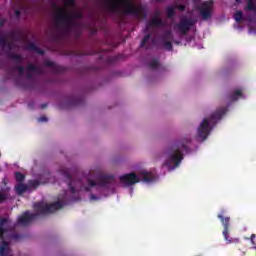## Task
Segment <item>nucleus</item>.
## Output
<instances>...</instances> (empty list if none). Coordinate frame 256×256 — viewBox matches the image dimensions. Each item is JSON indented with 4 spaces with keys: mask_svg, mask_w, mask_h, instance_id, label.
Returning <instances> with one entry per match:
<instances>
[{
    "mask_svg": "<svg viewBox=\"0 0 256 256\" xmlns=\"http://www.w3.org/2000/svg\"><path fill=\"white\" fill-rule=\"evenodd\" d=\"M62 177L65 179L68 189L58 196L57 202L48 204L46 202H38L34 204L35 213L29 211L18 216L15 227H27L37 215H49L55 211L69 205L73 201H81L83 197H88L90 201H101L105 197H111L117 192L119 184L114 176L99 174L94 175L91 172L77 173L75 170L66 169L62 171Z\"/></svg>",
    "mask_w": 256,
    "mask_h": 256,
    "instance_id": "1",
    "label": "nucleus"
},
{
    "mask_svg": "<svg viewBox=\"0 0 256 256\" xmlns=\"http://www.w3.org/2000/svg\"><path fill=\"white\" fill-rule=\"evenodd\" d=\"M145 37L140 47L151 49V47H164L167 51L173 49V33L167 21L161 19V13L157 12L155 17L146 25Z\"/></svg>",
    "mask_w": 256,
    "mask_h": 256,
    "instance_id": "2",
    "label": "nucleus"
},
{
    "mask_svg": "<svg viewBox=\"0 0 256 256\" xmlns=\"http://www.w3.org/2000/svg\"><path fill=\"white\" fill-rule=\"evenodd\" d=\"M189 145H191V138L182 137L172 144L170 148L164 153L165 161L163 167L168 171H175L183 161V155L189 153Z\"/></svg>",
    "mask_w": 256,
    "mask_h": 256,
    "instance_id": "3",
    "label": "nucleus"
},
{
    "mask_svg": "<svg viewBox=\"0 0 256 256\" xmlns=\"http://www.w3.org/2000/svg\"><path fill=\"white\" fill-rule=\"evenodd\" d=\"M7 178H3L0 192V203H5L9 199V186H7ZM7 219L0 220V256H11V248L9 247V241L13 239H19V235L13 234L10 230H5L7 226Z\"/></svg>",
    "mask_w": 256,
    "mask_h": 256,
    "instance_id": "4",
    "label": "nucleus"
},
{
    "mask_svg": "<svg viewBox=\"0 0 256 256\" xmlns=\"http://www.w3.org/2000/svg\"><path fill=\"white\" fill-rule=\"evenodd\" d=\"M236 3H241V0H235ZM245 13L236 11L234 14V21L236 29L249 28V33H256V0H245Z\"/></svg>",
    "mask_w": 256,
    "mask_h": 256,
    "instance_id": "5",
    "label": "nucleus"
},
{
    "mask_svg": "<svg viewBox=\"0 0 256 256\" xmlns=\"http://www.w3.org/2000/svg\"><path fill=\"white\" fill-rule=\"evenodd\" d=\"M157 179H159V176H157V170L155 169H142L138 174L128 173L119 176L120 185L129 189L130 196H133V185H135V183L142 182L146 185H151L155 183Z\"/></svg>",
    "mask_w": 256,
    "mask_h": 256,
    "instance_id": "6",
    "label": "nucleus"
},
{
    "mask_svg": "<svg viewBox=\"0 0 256 256\" xmlns=\"http://www.w3.org/2000/svg\"><path fill=\"white\" fill-rule=\"evenodd\" d=\"M227 113V107L218 108L212 114L206 116L202 122L199 124L197 128V137L199 141H205L211 132L213 131V127L217 125L218 121L223 119L224 115Z\"/></svg>",
    "mask_w": 256,
    "mask_h": 256,
    "instance_id": "7",
    "label": "nucleus"
},
{
    "mask_svg": "<svg viewBox=\"0 0 256 256\" xmlns=\"http://www.w3.org/2000/svg\"><path fill=\"white\" fill-rule=\"evenodd\" d=\"M45 183H55V178L51 177L50 172H43L36 180H30L28 184L18 183L15 186V191L18 195H23L25 191H31V189H35L39 185H45Z\"/></svg>",
    "mask_w": 256,
    "mask_h": 256,
    "instance_id": "8",
    "label": "nucleus"
},
{
    "mask_svg": "<svg viewBox=\"0 0 256 256\" xmlns=\"http://www.w3.org/2000/svg\"><path fill=\"white\" fill-rule=\"evenodd\" d=\"M197 20L195 18L181 17L179 23L174 26L175 31L179 33L181 37H185L189 31L195 32V25Z\"/></svg>",
    "mask_w": 256,
    "mask_h": 256,
    "instance_id": "9",
    "label": "nucleus"
},
{
    "mask_svg": "<svg viewBox=\"0 0 256 256\" xmlns=\"http://www.w3.org/2000/svg\"><path fill=\"white\" fill-rule=\"evenodd\" d=\"M201 0H194V5L196 9L199 11V15L201 19L204 21H207L208 19H211L213 17V11H215V8L213 6V1H204L200 3Z\"/></svg>",
    "mask_w": 256,
    "mask_h": 256,
    "instance_id": "10",
    "label": "nucleus"
},
{
    "mask_svg": "<svg viewBox=\"0 0 256 256\" xmlns=\"http://www.w3.org/2000/svg\"><path fill=\"white\" fill-rule=\"evenodd\" d=\"M218 219H220L222 226H223V231L222 235L227 243V245L231 243H239V239L237 238H232L229 236V233H231V218L229 216H225V212L222 211L220 214H218Z\"/></svg>",
    "mask_w": 256,
    "mask_h": 256,
    "instance_id": "11",
    "label": "nucleus"
},
{
    "mask_svg": "<svg viewBox=\"0 0 256 256\" xmlns=\"http://www.w3.org/2000/svg\"><path fill=\"white\" fill-rule=\"evenodd\" d=\"M14 71H16L20 77H23L26 73V77L31 79L33 75H39V73H41V68L35 64H28L26 69L21 65H17L14 67Z\"/></svg>",
    "mask_w": 256,
    "mask_h": 256,
    "instance_id": "12",
    "label": "nucleus"
},
{
    "mask_svg": "<svg viewBox=\"0 0 256 256\" xmlns=\"http://www.w3.org/2000/svg\"><path fill=\"white\" fill-rule=\"evenodd\" d=\"M120 2L122 5H125L126 13L128 15H133L134 17H139L141 15V9L133 3V0H120Z\"/></svg>",
    "mask_w": 256,
    "mask_h": 256,
    "instance_id": "13",
    "label": "nucleus"
},
{
    "mask_svg": "<svg viewBox=\"0 0 256 256\" xmlns=\"http://www.w3.org/2000/svg\"><path fill=\"white\" fill-rule=\"evenodd\" d=\"M245 93L242 87L234 88L231 94L228 96V101H239V99H245Z\"/></svg>",
    "mask_w": 256,
    "mask_h": 256,
    "instance_id": "14",
    "label": "nucleus"
},
{
    "mask_svg": "<svg viewBox=\"0 0 256 256\" xmlns=\"http://www.w3.org/2000/svg\"><path fill=\"white\" fill-rule=\"evenodd\" d=\"M148 67L152 71H158V72H160L163 69V65H161V62H159V59L157 58H151L148 62Z\"/></svg>",
    "mask_w": 256,
    "mask_h": 256,
    "instance_id": "15",
    "label": "nucleus"
},
{
    "mask_svg": "<svg viewBox=\"0 0 256 256\" xmlns=\"http://www.w3.org/2000/svg\"><path fill=\"white\" fill-rule=\"evenodd\" d=\"M175 6H168L166 8V15L168 19H173L175 17Z\"/></svg>",
    "mask_w": 256,
    "mask_h": 256,
    "instance_id": "16",
    "label": "nucleus"
},
{
    "mask_svg": "<svg viewBox=\"0 0 256 256\" xmlns=\"http://www.w3.org/2000/svg\"><path fill=\"white\" fill-rule=\"evenodd\" d=\"M15 179L18 183H23V181H25V175H23V173L21 172H15Z\"/></svg>",
    "mask_w": 256,
    "mask_h": 256,
    "instance_id": "17",
    "label": "nucleus"
},
{
    "mask_svg": "<svg viewBox=\"0 0 256 256\" xmlns=\"http://www.w3.org/2000/svg\"><path fill=\"white\" fill-rule=\"evenodd\" d=\"M0 45H2V47H5V45H7V38H5V35L1 34V32H0Z\"/></svg>",
    "mask_w": 256,
    "mask_h": 256,
    "instance_id": "18",
    "label": "nucleus"
},
{
    "mask_svg": "<svg viewBox=\"0 0 256 256\" xmlns=\"http://www.w3.org/2000/svg\"><path fill=\"white\" fill-rule=\"evenodd\" d=\"M174 7H175V9H179V11H185V5H183V4L176 5Z\"/></svg>",
    "mask_w": 256,
    "mask_h": 256,
    "instance_id": "19",
    "label": "nucleus"
},
{
    "mask_svg": "<svg viewBox=\"0 0 256 256\" xmlns=\"http://www.w3.org/2000/svg\"><path fill=\"white\" fill-rule=\"evenodd\" d=\"M250 241L252 243V245H256V235L255 234H252L251 237H250Z\"/></svg>",
    "mask_w": 256,
    "mask_h": 256,
    "instance_id": "20",
    "label": "nucleus"
},
{
    "mask_svg": "<svg viewBox=\"0 0 256 256\" xmlns=\"http://www.w3.org/2000/svg\"><path fill=\"white\" fill-rule=\"evenodd\" d=\"M38 121H39V123H46L47 118H46V116H41L38 118Z\"/></svg>",
    "mask_w": 256,
    "mask_h": 256,
    "instance_id": "21",
    "label": "nucleus"
},
{
    "mask_svg": "<svg viewBox=\"0 0 256 256\" xmlns=\"http://www.w3.org/2000/svg\"><path fill=\"white\" fill-rule=\"evenodd\" d=\"M197 49H203V45L202 44H196Z\"/></svg>",
    "mask_w": 256,
    "mask_h": 256,
    "instance_id": "22",
    "label": "nucleus"
},
{
    "mask_svg": "<svg viewBox=\"0 0 256 256\" xmlns=\"http://www.w3.org/2000/svg\"><path fill=\"white\" fill-rule=\"evenodd\" d=\"M30 47H31V49H34V51H35V49H37V47H35V45H33V44Z\"/></svg>",
    "mask_w": 256,
    "mask_h": 256,
    "instance_id": "23",
    "label": "nucleus"
},
{
    "mask_svg": "<svg viewBox=\"0 0 256 256\" xmlns=\"http://www.w3.org/2000/svg\"><path fill=\"white\" fill-rule=\"evenodd\" d=\"M64 1H66L67 3H71L72 0H64Z\"/></svg>",
    "mask_w": 256,
    "mask_h": 256,
    "instance_id": "24",
    "label": "nucleus"
},
{
    "mask_svg": "<svg viewBox=\"0 0 256 256\" xmlns=\"http://www.w3.org/2000/svg\"><path fill=\"white\" fill-rule=\"evenodd\" d=\"M16 15H19V11H16Z\"/></svg>",
    "mask_w": 256,
    "mask_h": 256,
    "instance_id": "25",
    "label": "nucleus"
}]
</instances>
